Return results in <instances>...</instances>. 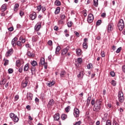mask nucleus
Instances as JSON below:
<instances>
[{"instance_id":"4d7b16f0","label":"nucleus","mask_w":125,"mask_h":125,"mask_svg":"<svg viewBox=\"0 0 125 125\" xmlns=\"http://www.w3.org/2000/svg\"><path fill=\"white\" fill-rule=\"evenodd\" d=\"M101 17H103V18H105L106 17V13H103L101 15Z\"/></svg>"},{"instance_id":"f03ea898","label":"nucleus","mask_w":125,"mask_h":125,"mask_svg":"<svg viewBox=\"0 0 125 125\" xmlns=\"http://www.w3.org/2000/svg\"><path fill=\"white\" fill-rule=\"evenodd\" d=\"M118 96L119 102H121V103H124V101H125V97H124V93L122 91L119 92Z\"/></svg>"},{"instance_id":"ddd939ff","label":"nucleus","mask_w":125,"mask_h":125,"mask_svg":"<svg viewBox=\"0 0 125 125\" xmlns=\"http://www.w3.org/2000/svg\"><path fill=\"white\" fill-rule=\"evenodd\" d=\"M18 41V39L16 37H15L11 42V44L12 46H16V43H15L16 42H17Z\"/></svg>"},{"instance_id":"2f4dec72","label":"nucleus","mask_w":125,"mask_h":125,"mask_svg":"<svg viewBox=\"0 0 125 125\" xmlns=\"http://www.w3.org/2000/svg\"><path fill=\"white\" fill-rule=\"evenodd\" d=\"M54 83H55L53 82H49L47 83V85H48V86H52V85H54Z\"/></svg>"},{"instance_id":"f3484780","label":"nucleus","mask_w":125,"mask_h":125,"mask_svg":"<svg viewBox=\"0 0 125 125\" xmlns=\"http://www.w3.org/2000/svg\"><path fill=\"white\" fill-rule=\"evenodd\" d=\"M79 79H83V71H81L79 72V74L77 75Z\"/></svg>"},{"instance_id":"6ab92c4d","label":"nucleus","mask_w":125,"mask_h":125,"mask_svg":"<svg viewBox=\"0 0 125 125\" xmlns=\"http://www.w3.org/2000/svg\"><path fill=\"white\" fill-rule=\"evenodd\" d=\"M29 69V64L27 63L24 65L23 68L24 72H28V70Z\"/></svg>"},{"instance_id":"680f3d73","label":"nucleus","mask_w":125,"mask_h":125,"mask_svg":"<svg viewBox=\"0 0 125 125\" xmlns=\"http://www.w3.org/2000/svg\"><path fill=\"white\" fill-rule=\"evenodd\" d=\"M43 65L45 69H47V62H44Z\"/></svg>"},{"instance_id":"338daca9","label":"nucleus","mask_w":125,"mask_h":125,"mask_svg":"<svg viewBox=\"0 0 125 125\" xmlns=\"http://www.w3.org/2000/svg\"><path fill=\"white\" fill-rule=\"evenodd\" d=\"M54 30H55V31H58V26H55L54 27Z\"/></svg>"},{"instance_id":"4468645a","label":"nucleus","mask_w":125,"mask_h":125,"mask_svg":"<svg viewBox=\"0 0 125 125\" xmlns=\"http://www.w3.org/2000/svg\"><path fill=\"white\" fill-rule=\"evenodd\" d=\"M41 27H42V24L37 23L35 26V30H36V31H40V29H41Z\"/></svg>"},{"instance_id":"a18cd8bd","label":"nucleus","mask_w":125,"mask_h":125,"mask_svg":"<svg viewBox=\"0 0 125 125\" xmlns=\"http://www.w3.org/2000/svg\"><path fill=\"white\" fill-rule=\"evenodd\" d=\"M16 44L18 46H22V44L21 43V42L20 41H18Z\"/></svg>"},{"instance_id":"052dcab7","label":"nucleus","mask_w":125,"mask_h":125,"mask_svg":"<svg viewBox=\"0 0 125 125\" xmlns=\"http://www.w3.org/2000/svg\"><path fill=\"white\" fill-rule=\"evenodd\" d=\"M113 125H119V124H118V122H117V121H113Z\"/></svg>"},{"instance_id":"7ed1b4c3","label":"nucleus","mask_w":125,"mask_h":125,"mask_svg":"<svg viewBox=\"0 0 125 125\" xmlns=\"http://www.w3.org/2000/svg\"><path fill=\"white\" fill-rule=\"evenodd\" d=\"M118 27L119 31H123V29L125 28V23L124 22V20L123 19H121L119 21L118 24Z\"/></svg>"},{"instance_id":"ea45409f","label":"nucleus","mask_w":125,"mask_h":125,"mask_svg":"<svg viewBox=\"0 0 125 125\" xmlns=\"http://www.w3.org/2000/svg\"><path fill=\"white\" fill-rule=\"evenodd\" d=\"M111 84L113 85V86H116V85L117 84V82L115 81L114 80H112L111 81Z\"/></svg>"},{"instance_id":"13d9d810","label":"nucleus","mask_w":125,"mask_h":125,"mask_svg":"<svg viewBox=\"0 0 125 125\" xmlns=\"http://www.w3.org/2000/svg\"><path fill=\"white\" fill-rule=\"evenodd\" d=\"M110 76H111V77H115V72L114 71L111 72Z\"/></svg>"},{"instance_id":"c03bdc74","label":"nucleus","mask_w":125,"mask_h":125,"mask_svg":"<svg viewBox=\"0 0 125 125\" xmlns=\"http://www.w3.org/2000/svg\"><path fill=\"white\" fill-rule=\"evenodd\" d=\"M77 62H78V63H79L80 64H81L82 63V62H83V60H82V58H79L77 59Z\"/></svg>"},{"instance_id":"72a5a7b5","label":"nucleus","mask_w":125,"mask_h":125,"mask_svg":"<svg viewBox=\"0 0 125 125\" xmlns=\"http://www.w3.org/2000/svg\"><path fill=\"white\" fill-rule=\"evenodd\" d=\"M31 74H32V76L33 75H35V73L36 72V68L32 67L31 69Z\"/></svg>"},{"instance_id":"79ce46f5","label":"nucleus","mask_w":125,"mask_h":125,"mask_svg":"<svg viewBox=\"0 0 125 125\" xmlns=\"http://www.w3.org/2000/svg\"><path fill=\"white\" fill-rule=\"evenodd\" d=\"M37 10L38 11H41V10H42V5H39L37 6Z\"/></svg>"},{"instance_id":"4c0bfd02","label":"nucleus","mask_w":125,"mask_h":125,"mask_svg":"<svg viewBox=\"0 0 125 125\" xmlns=\"http://www.w3.org/2000/svg\"><path fill=\"white\" fill-rule=\"evenodd\" d=\"M101 23H102V21L101 20H99L96 23V25L97 26H100V25H101Z\"/></svg>"},{"instance_id":"423d86ee","label":"nucleus","mask_w":125,"mask_h":125,"mask_svg":"<svg viewBox=\"0 0 125 125\" xmlns=\"http://www.w3.org/2000/svg\"><path fill=\"white\" fill-rule=\"evenodd\" d=\"M88 42V39L87 38H84L83 39V47L85 49L87 48V42Z\"/></svg>"},{"instance_id":"9d476101","label":"nucleus","mask_w":125,"mask_h":125,"mask_svg":"<svg viewBox=\"0 0 125 125\" xmlns=\"http://www.w3.org/2000/svg\"><path fill=\"white\" fill-rule=\"evenodd\" d=\"M27 99L29 101H32L33 100V94L31 93L30 92L27 93Z\"/></svg>"},{"instance_id":"c9c22d12","label":"nucleus","mask_w":125,"mask_h":125,"mask_svg":"<svg viewBox=\"0 0 125 125\" xmlns=\"http://www.w3.org/2000/svg\"><path fill=\"white\" fill-rule=\"evenodd\" d=\"M10 117L11 118V119H12V120L14 118V117H15L16 116V115H15L14 113H11L9 115Z\"/></svg>"},{"instance_id":"f257e3e1","label":"nucleus","mask_w":125,"mask_h":125,"mask_svg":"<svg viewBox=\"0 0 125 125\" xmlns=\"http://www.w3.org/2000/svg\"><path fill=\"white\" fill-rule=\"evenodd\" d=\"M102 107V100H99L96 102V105L93 108V111L95 112H99Z\"/></svg>"},{"instance_id":"412c9836","label":"nucleus","mask_w":125,"mask_h":125,"mask_svg":"<svg viewBox=\"0 0 125 125\" xmlns=\"http://www.w3.org/2000/svg\"><path fill=\"white\" fill-rule=\"evenodd\" d=\"M53 105H54V100H53V99H51L49 101L48 106H53Z\"/></svg>"},{"instance_id":"393cba45","label":"nucleus","mask_w":125,"mask_h":125,"mask_svg":"<svg viewBox=\"0 0 125 125\" xmlns=\"http://www.w3.org/2000/svg\"><path fill=\"white\" fill-rule=\"evenodd\" d=\"M13 122L15 123H18V121H19V118L17 117V115H16L14 118L12 119Z\"/></svg>"},{"instance_id":"dca6fc26","label":"nucleus","mask_w":125,"mask_h":125,"mask_svg":"<svg viewBox=\"0 0 125 125\" xmlns=\"http://www.w3.org/2000/svg\"><path fill=\"white\" fill-rule=\"evenodd\" d=\"M6 83V79L5 78H3L2 80L0 81V85H3Z\"/></svg>"},{"instance_id":"b1692460","label":"nucleus","mask_w":125,"mask_h":125,"mask_svg":"<svg viewBox=\"0 0 125 125\" xmlns=\"http://www.w3.org/2000/svg\"><path fill=\"white\" fill-rule=\"evenodd\" d=\"M45 62V61L44 58H41L40 59V64H41V65H43V64H44Z\"/></svg>"},{"instance_id":"20e7f679","label":"nucleus","mask_w":125,"mask_h":125,"mask_svg":"<svg viewBox=\"0 0 125 125\" xmlns=\"http://www.w3.org/2000/svg\"><path fill=\"white\" fill-rule=\"evenodd\" d=\"M94 20V17L92 14H89L88 15L87 21L88 23H92L93 20Z\"/></svg>"},{"instance_id":"f8f14e48","label":"nucleus","mask_w":125,"mask_h":125,"mask_svg":"<svg viewBox=\"0 0 125 125\" xmlns=\"http://www.w3.org/2000/svg\"><path fill=\"white\" fill-rule=\"evenodd\" d=\"M114 24L113 23H109L108 25L107 31L108 32H111V31H113Z\"/></svg>"},{"instance_id":"de8ad7c7","label":"nucleus","mask_w":125,"mask_h":125,"mask_svg":"<svg viewBox=\"0 0 125 125\" xmlns=\"http://www.w3.org/2000/svg\"><path fill=\"white\" fill-rule=\"evenodd\" d=\"M121 50H122V48L121 47H120L117 49L116 52V53H120V51H121Z\"/></svg>"},{"instance_id":"09e8293b","label":"nucleus","mask_w":125,"mask_h":125,"mask_svg":"<svg viewBox=\"0 0 125 125\" xmlns=\"http://www.w3.org/2000/svg\"><path fill=\"white\" fill-rule=\"evenodd\" d=\"M9 74H12L13 73V69L12 68H10L8 69Z\"/></svg>"},{"instance_id":"5701e85b","label":"nucleus","mask_w":125,"mask_h":125,"mask_svg":"<svg viewBox=\"0 0 125 125\" xmlns=\"http://www.w3.org/2000/svg\"><path fill=\"white\" fill-rule=\"evenodd\" d=\"M1 10L3 12L6 10V5L5 4H3L1 7Z\"/></svg>"},{"instance_id":"3c124183","label":"nucleus","mask_w":125,"mask_h":125,"mask_svg":"<svg viewBox=\"0 0 125 125\" xmlns=\"http://www.w3.org/2000/svg\"><path fill=\"white\" fill-rule=\"evenodd\" d=\"M48 45L51 46L52 45V41L51 40H49L47 42Z\"/></svg>"},{"instance_id":"774afa93","label":"nucleus","mask_w":125,"mask_h":125,"mask_svg":"<svg viewBox=\"0 0 125 125\" xmlns=\"http://www.w3.org/2000/svg\"><path fill=\"white\" fill-rule=\"evenodd\" d=\"M122 70H123L124 73H125V65H123V66H122Z\"/></svg>"},{"instance_id":"9b49d317","label":"nucleus","mask_w":125,"mask_h":125,"mask_svg":"<svg viewBox=\"0 0 125 125\" xmlns=\"http://www.w3.org/2000/svg\"><path fill=\"white\" fill-rule=\"evenodd\" d=\"M66 75H67V72H66L65 70H62L60 74L61 79L65 78L66 77Z\"/></svg>"},{"instance_id":"bb28decb","label":"nucleus","mask_w":125,"mask_h":125,"mask_svg":"<svg viewBox=\"0 0 125 125\" xmlns=\"http://www.w3.org/2000/svg\"><path fill=\"white\" fill-rule=\"evenodd\" d=\"M55 5H57V6H59L61 5V2H60V1L59 0H57L55 1Z\"/></svg>"},{"instance_id":"864d4df0","label":"nucleus","mask_w":125,"mask_h":125,"mask_svg":"<svg viewBox=\"0 0 125 125\" xmlns=\"http://www.w3.org/2000/svg\"><path fill=\"white\" fill-rule=\"evenodd\" d=\"M19 73H22V72H23V66H21L19 69Z\"/></svg>"},{"instance_id":"a211bd4d","label":"nucleus","mask_w":125,"mask_h":125,"mask_svg":"<svg viewBox=\"0 0 125 125\" xmlns=\"http://www.w3.org/2000/svg\"><path fill=\"white\" fill-rule=\"evenodd\" d=\"M60 115L59 114V113H57L56 114H55L54 116V119L55 120V121H58V120H59V119H60Z\"/></svg>"},{"instance_id":"1a4fd4ad","label":"nucleus","mask_w":125,"mask_h":125,"mask_svg":"<svg viewBox=\"0 0 125 125\" xmlns=\"http://www.w3.org/2000/svg\"><path fill=\"white\" fill-rule=\"evenodd\" d=\"M13 53V49H10L6 53L5 56L6 57H9V56H11Z\"/></svg>"},{"instance_id":"0e129e2a","label":"nucleus","mask_w":125,"mask_h":125,"mask_svg":"<svg viewBox=\"0 0 125 125\" xmlns=\"http://www.w3.org/2000/svg\"><path fill=\"white\" fill-rule=\"evenodd\" d=\"M112 107V104H107V108L108 109H110V108Z\"/></svg>"},{"instance_id":"a19ab883","label":"nucleus","mask_w":125,"mask_h":125,"mask_svg":"<svg viewBox=\"0 0 125 125\" xmlns=\"http://www.w3.org/2000/svg\"><path fill=\"white\" fill-rule=\"evenodd\" d=\"M73 25V22L72 21H69L67 23V26L69 27V28L72 27V25Z\"/></svg>"},{"instance_id":"2eb2a0df","label":"nucleus","mask_w":125,"mask_h":125,"mask_svg":"<svg viewBox=\"0 0 125 125\" xmlns=\"http://www.w3.org/2000/svg\"><path fill=\"white\" fill-rule=\"evenodd\" d=\"M68 50H69V49L67 48L62 49V55L64 56V55H65L68 52Z\"/></svg>"},{"instance_id":"bf43d9fd","label":"nucleus","mask_w":125,"mask_h":125,"mask_svg":"<svg viewBox=\"0 0 125 125\" xmlns=\"http://www.w3.org/2000/svg\"><path fill=\"white\" fill-rule=\"evenodd\" d=\"M92 105H94L95 103V100H94V99H92L91 102Z\"/></svg>"},{"instance_id":"6e6552de","label":"nucleus","mask_w":125,"mask_h":125,"mask_svg":"<svg viewBox=\"0 0 125 125\" xmlns=\"http://www.w3.org/2000/svg\"><path fill=\"white\" fill-rule=\"evenodd\" d=\"M31 20H35L37 18V13L34 12L32 14H31L29 16Z\"/></svg>"},{"instance_id":"0eeeda50","label":"nucleus","mask_w":125,"mask_h":125,"mask_svg":"<svg viewBox=\"0 0 125 125\" xmlns=\"http://www.w3.org/2000/svg\"><path fill=\"white\" fill-rule=\"evenodd\" d=\"M28 83H29V80L28 79V78L26 77L25 78V80H24L22 82L21 85L22 87H26Z\"/></svg>"},{"instance_id":"5fc2aeb1","label":"nucleus","mask_w":125,"mask_h":125,"mask_svg":"<svg viewBox=\"0 0 125 125\" xmlns=\"http://www.w3.org/2000/svg\"><path fill=\"white\" fill-rule=\"evenodd\" d=\"M36 41H37V37H32V42H36Z\"/></svg>"},{"instance_id":"58836bf2","label":"nucleus","mask_w":125,"mask_h":125,"mask_svg":"<svg viewBox=\"0 0 125 125\" xmlns=\"http://www.w3.org/2000/svg\"><path fill=\"white\" fill-rule=\"evenodd\" d=\"M4 60L5 61V62L4 63V66H7V65L8 64L9 61H8V60L4 59Z\"/></svg>"},{"instance_id":"473e14b6","label":"nucleus","mask_w":125,"mask_h":125,"mask_svg":"<svg viewBox=\"0 0 125 125\" xmlns=\"http://www.w3.org/2000/svg\"><path fill=\"white\" fill-rule=\"evenodd\" d=\"M31 65H32L33 67H35L38 65V63H37L36 61H33L31 62Z\"/></svg>"},{"instance_id":"7c9ffc66","label":"nucleus","mask_w":125,"mask_h":125,"mask_svg":"<svg viewBox=\"0 0 125 125\" xmlns=\"http://www.w3.org/2000/svg\"><path fill=\"white\" fill-rule=\"evenodd\" d=\"M18 7H19V4L16 3L15 4V6L14 7V10L15 11H16L18 9Z\"/></svg>"},{"instance_id":"69168bd1","label":"nucleus","mask_w":125,"mask_h":125,"mask_svg":"<svg viewBox=\"0 0 125 125\" xmlns=\"http://www.w3.org/2000/svg\"><path fill=\"white\" fill-rule=\"evenodd\" d=\"M15 99L16 101H17V100L18 99H19V96H18V95L15 96Z\"/></svg>"},{"instance_id":"e433bc0d","label":"nucleus","mask_w":125,"mask_h":125,"mask_svg":"<svg viewBox=\"0 0 125 125\" xmlns=\"http://www.w3.org/2000/svg\"><path fill=\"white\" fill-rule=\"evenodd\" d=\"M61 118L62 120H65V119H67V115L66 114L62 115Z\"/></svg>"},{"instance_id":"f704fd0d","label":"nucleus","mask_w":125,"mask_h":125,"mask_svg":"<svg viewBox=\"0 0 125 125\" xmlns=\"http://www.w3.org/2000/svg\"><path fill=\"white\" fill-rule=\"evenodd\" d=\"M94 6L97 7L98 5V0H94Z\"/></svg>"},{"instance_id":"c756f323","label":"nucleus","mask_w":125,"mask_h":125,"mask_svg":"<svg viewBox=\"0 0 125 125\" xmlns=\"http://www.w3.org/2000/svg\"><path fill=\"white\" fill-rule=\"evenodd\" d=\"M60 12V8L57 7L56 10L55 11V14H58Z\"/></svg>"},{"instance_id":"37998d69","label":"nucleus","mask_w":125,"mask_h":125,"mask_svg":"<svg viewBox=\"0 0 125 125\" xmlns=\"http://www.w3.org/2000/svg\"><path fill=\"white\" fill-rule=\"evenodd\" d=\"M66 17V16L64 14H61V18L62 19V20H65V18Z\"/></svg>"},{"instance_id":"e2e57ef3","label":"nucleus","mask_w":125,"mask_h":125,"mask_svg":"<svg viewBox=\"0 0 125 125\" xmlns=\"http://www.w3.org/2000/svg\"><path fill=\"white\" fill-rule=\"evenodd\" d=\"M42 12H44V11H45V10H46V9L45 8V7H43V6H42Z\"/></svg>"},{"instance_id":"cd10ccee","label":"nucleus","mask_w":125,"mask_h":125,"mask_svg":"<svg viewBox=\"0 0 125 125\" xmlns=\"http://www.w3.org/2000/svg\"><path fill=\"white\" fill-rule=\"evenodd\" d=\"M76 54L78 56L81 55V54H82V50L80 49H76Z\"/></svg>"},{"instance_id":"8fccbe9b","label":"nucleus","mask_w":125,"mask_h":125,"mask_svg":"<svg viewBox=\"0 0 125 125\" xmlns=\"http://www.w3.org/2000/svg\"><path fill=\"white\" fill-rule=\"evenodd\" d=\"M74 34L76 35V37H77V38H80V33H79V32H78L77 31H75Z\"/></svg>"},{"instance_id":"39448f33","label":"nucleus","mask_w":125,"mask_h":125,"mask_svg":"<svg viewBox=\"0 0 125 125\" xmlns=\"http://www.w3.org/2000/svg\"><path fill=\"white\" fill-rule=\"evenodd\" d=\"M73 115L75 118H78L80 116V110L77 108H74Z\"/></svg>"},{"instance_id":"aec40b11","label":"nucleus","mask_w":125,"mask_h":125,"mask_svg":"<svg viewBox=\"0 0 125 125\" xmlns=\"http://www.w3.org/2000/svg\"><path fill=\"white\" fill-rule=\"evenodd\" d=\"M16 66H17V67H20V66H21V61L20 60H18L16 61Z\"/></svg>"},{"instance_id":"6e6d98bb","label":"nucleus","mask_w":125,"mask_h":125,"mask_svg":"<svg viewBox=\"0 0 125 125\" xmlns=\"http://www.w3.org/2000/svg\"><path fill=\"white\" fill-rule=\"evenodd\" d=\"M82 124V122L81 121H78L76 122L74 125H81Z\"/></svg>"},{"instance_id":"4be33fe9","label":"nucleus","mask_w":125,"mask_h":125,"mask_svg":"<svg viewBox=\"0 0 125 125\" xmlns=\"http://www.w3.org/2000/svg\"><path fill=\"white\" fill-rule=\"evenodd\" d=\"M91 100V97H88L87 99V102H86V106H89V104H90V101Z\"/></svg>"},{"instance_id":"603ef678","label":"nucleus","mask_w":125,"mask_h":125,"mask_svg":"<svg viewBox=\"0 0 125 125\" xmlns=\"http://www.w3.org/2000/svg\"><path fill=\"white\" fill-rule=\"evenodd\" d=\"M87 69H90V68L92 67V64L91 63H89L87 65Z\"/></svg>"},{"instance_id":"49530a36","label":"nucleus","mask_w":125,"mask_h":125,"mask_svg":"<svg viewBox=\"0 0 125 125\" xmlns=\"http://www.w3.org/2000/svg\"><path fill=\"white\" fill-rule=\"evenodd\" d=\"M65 110V112H66V113H68V112L70 111V106L66 107Z\"/></svg>"},{"instance_id":"a878e982","label":"nucleus","mask_w":125,"mask_h":125,"mask_svg":"<svg viewBox=\"0 0 125 125\" xmlns=\"http://www.w3.org/2000/svg\"><path fill=\"white\" fill-rule=\"evenodd\" d=\"M27 55H28V56H29V57H35V54H34V53H32L30 51L27 52Z\"/></svg>"},{"instance_id":"c85d7f7f","label":"nucleus","mask_w":125,"mask_h":125,"mask_svg":"<svg viewBox=\"0 0 125 125\" xmlns=\"http://www.w3.org/2000/svg\"><path fill=\"white\" fill-rule=\"evenodd\" d=\"M60 46H57L56 48V51H55V53L56 54H58L59 53V51H60Z\"/></svg>"}]
</instances>
